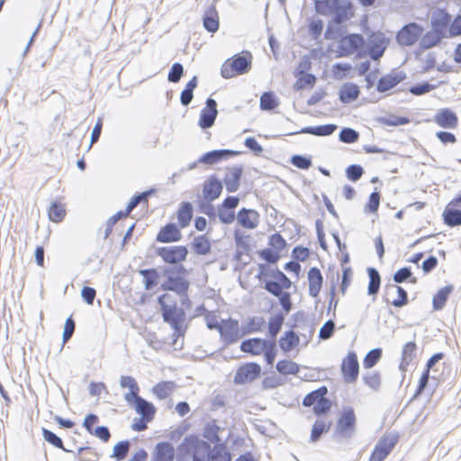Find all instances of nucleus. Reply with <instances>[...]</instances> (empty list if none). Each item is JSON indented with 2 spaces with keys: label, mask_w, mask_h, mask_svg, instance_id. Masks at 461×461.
<instances>
[{
  "label": "nucleus",
  "mask_w": 461,
  "mask_h": 461,
  "mask_svg": "<svg viewBox=\"0 0 461 461\" xmlns=\"http://www.w3.org/2000/svg\"><path fill=\"white\" fill-rule=\"evenodd\" d=\"M314 7L317 14L323 16L332 15V22L341 24L349 20L352 5L348 0H315Z\"/></svg>",
  "instance_id": "f257e3e1"
},
{
  "label": "nucleus",
  "mask_w": 461,
  "mask_h": 461,
  "mask_svg": "<svg viewBox=\"0 0 461 461\" xmlns=\"http://www.w3.org/2000/svg\"><path fill=\"white\" fill-rule=\"evenodd\" d=\"M185 274L186 269L181 264L165 268L163 275L166 280L161 285V289L175 292L179 296L186 295L190 283L185 278Z\"/></svg>",
  "instance_id": "f03ea898"
},
{
  "label": "nucleus",
  "mask_w": 461,
  "mask_h": 461,
  "mask_svg": "<svg viewBox=\"0 0 461 461\" xmlns=\"http://www.w3.org/2000/svg\"><path fill=\"white\" fill-rule=\"evenodd\" d=\"M252 55L249 51H242L228 59L221 68V75L229 79L238 75H243L251 69Z\"/></svg>",
  "instance_id": "7ed1b4c3"
},
{
  "label": "nucleus",
  "mask_w": 461,
  "mask_h": 461,
  "mask_svg": "<svg viewBox=\"0 0 461 461\" xmlns=\"http://www.w3.org/2000/svg\"><path fill=\"white\" fill-rule=\"evenodd\" d=\"M179 449L181 452L192 456L193 461H210L212 451L210 444L196 437L185 438Z\"/></svg>",
  "instance_id": "20e7f679"
},
{
  "label": "nucleus",
  "mask_w": 461,
  "mask_h": 461,
  "mask_svg": "<svg viewBox=\"0 0 461 461\" xmlns=\"http://www.w3.org/2000/svg\"><path fill=\"white\" fill-rule=\"evenodd\" d=\"M356 424L357 418L353 408L345 409L338 420L335 436L341 438H350L355 434Z\"/></svg>",
  "instance_id": "39448f33"
},
{
  "label": "nucleus",
  "mask_w": 461,
  "mask_h": 461,
  "mask_svg": "<svg viewBox=\"0 0 461 461\" xmlns=\"http://www.w3.org/2000/svg\"><path fill=\"white\" fill-rule=\"evenodd\" d=\"M398 438V435L393 433L383 436L372 451L369 461H384L396 446Z\"/></svg>",
  "instance_id": "423d86ee"
},
{
  "label": "nucleus",
  "mask_w": 461,
  "mask_h": 461,
  "mask_svg": "<svg viewBox=\"0 0 461 461\" xmlns=\"http://www.w3.org/2000/svg\"><path fill=\"white\" fill-rule=\"evenodd\" d=\"M219 333L225 346L234 344L242 338L239 321L232 318L221 320V328Z\"/></svg>",
  "instance_id": "0eeeda50"
},
{
  "label": "nucleus",
  "mask_w": 461,
  "mask_h": 461,
  "mask_svg": "<svg viewBox=\"0 0 461 461\" xmlns=\"http://www.w3.org/2000/svg\"><path fill=\"white\" fill-rule=\"evenodd\" d=\"M424 29L416 23L404 25L396 34V41L401 46H412L420 40Z\"/></svg>",
  "instance_id": "6e6552de"
},
{
  "label": "nucleus",
  "mask_w": 461,
  "mask_h": 461,
  "mask_svg": "<svg viewBox=\"0 0 461 461\" xmlns=\"http://www.w3.org/2000/svg\"><path fill=\"white\" fill-rule=\"evenodd\" d=\"M157 253L166 263L178 266L186 259L188 250L185 246H169L158 248Z\"/></svg>",
  "instance_id": "1a4fd4ad"
},
{
  "label": "nucleus",
  "mask_w": 461,
  "mask_h": 461,
  "mask_svg": "<svg viewBox=\"0 0 461 461\" xmlns=\"http://www.w3.org/2000/svg\"><path fill=\"white\" fill-rule=\"evenodd\" d=\"M341 373L346 383L352 384L357 381L359 374V364L354 351L348 352L342 360Z\"/></svg>",
  "instance_id": "9d476101"
},
{
  "label": "nucleus",
  "mask_w": 461,
  "mask_h": 461,
  "mask_svg": "<svg viewBox=\"0 0 461 461\" xmlns=\"http://www.w3.org/2000/svg\"><path fill=\"white\" fill-rule=\"evenodd\" d=\"M443 221L449 227L461 225V197L453 199L445 208L442 213Z\"/></svg>",
  "instance_id": "9b49d317"
},
{
  "label": "nucleus",
  "mask_w": 461,
  "mask_h": 461,
  "mask_svg": "<svg viewBox=\"0 0 461 461\" xmlns=\"http://www.w3.org/2000/svg\"><path fill=\"white\" fill-rule=\"evenodd\" d=\"M261 372V367L258 364L250 362L240 366L234 376V383L237 384H243L256 380Z\"/></svg>",
  "instance_id": "f8f14e48"
},
{
  "label": "nucleus",
  "mask_w": 461,
  "mask_h": 461,
  "mask_svg": "<svg viewBox=\"0 0 461 461\" xmlns=\"http://www.w3.org/2000/svg\"><path fill=\"white\" fill-rule=\"evenodd\" d=\"M364 45V38L360 34H349L343 37L338 44L340 56H348Z\"/></svg>",
  "instance_id": "ddd939ff"
},
{
  "label": "nucleus",
  "mask_w": 461,
  "mask_h": 461,
  "mask_svg": "<svg viewBox=\"0 0 461 461\" xmlns=\"http://www.w3.org/2000/svg\"><path fill=\"white\" fill-rule=\"evenodd\" d=\"M217 114V103L210 97L205 102V107L201 111L198 125L202 129L211 128L214 124Z\"/></svg>",
  "instance_id": "4468645a"
},
{
  "label": "nucleus",
  "mask_w": 461,
  "mask_h": 461,
  "mask_svg": "<svg viewBox=\"0 0 461 461\" xmlns=\"http://www.w3.org/2000/svg\"><path fill=\"white\" fill-rule=\"evenodd\" d=\"M433 122L441 128L454 130L458 125V118L449 108L439 109L433 116Z\"/></svg>",
  "instance_id": "2eb2a0df"
},
{
  "label": "nucleus",
  "mask_w": 461,
  "mask_h": 461,
  "mask_svg": "<svg viewBox=\"0 0 461 461\" xmlns=\"http://www.w3.org/2000/svg\"><path fill=\"white\" fill-rule=\"evenodd\" d=\"M243 167L241 166H233L226 169L222 184H224L226 190L229 193H234L238 191L240 188Z\"/></svg>",
  "instance_id": "dca6fc26"
},
{
  "label": "nucleus",
  "mask_w": 461,
  "mask_h": 461,
  "mask_svg": "<svg viewBox=\"0 0 461 461\" xmlns=\"http://www.w3.org/2000/svg\"><path fill=\"white\" fill-rule=\"evenodd\" d=\"M162 317L164 321L174 330V336H180L183 322L182 312L176 306L163 307Z\"/></svg>",
  "instance_id": "f3484780"
},
{
  "label": "nucleus",
  "mask_w": 461,
  "mask_h": 461,
  "mask_svg": "<svg viewBox=\"0 0 461 461\" xmlns=\"http://www.w3.org/2000/svg\"><path fill=\"white\" fill-rule=\"evenodd\" d=\"M406 78V74L402 71H392L383 76L377 82L376 89L379 93L387 92L395 87L399 83Z\"/></svg>",
  "instance_id": "a211bd4d"
},
{
  "label": "nucleus",
  "mask_w": 461,
  "mask_h": 461,
  "mask_svg": "<svg viewBox=\"0 0 461 461\" xmlns=\"http://www.w3.org/2000/svg\"><path fill=\"white\" fill-rule=\"evenodd\" d=\"M386 41L382 33L373 34L367 43V52L373 60H378L384 53Z\"/></svg>",
  "instance_id": "6ab92c4d"
},
{
  "label": "nucleus",
  "mask_w": 461,
  "mask_h": 461,
  "mask_svg": "<svg viewBox=\"0 0 461 461\" xmlns=\"http://www.w3.org/2000/svg\"><path fill=\"white\" fill-rule=\"evenodd\" d=\"M239 154L238 151L231 149H215L209 152L204 153L199 159L198 162L206 164V165H213L222 160H227L234 156Z\"/></svg>",
  "instance_id": "aec40b11"
},
{
  "label": "nucleus",
  "mask_w": 461,
  "mask_h": 461,
  "mask_svg": "<svg viewBox=\"0 0 461 461\" xmlns=\"http://www.w3.org/2000/svg\"><path fill=\"white\" fill-rule=\"evenodd\" d=\"M270 340L260 338L245 339L240 344V350L252 356H259L266 350Z\"/></svg>",
  "instance_id": "412c9836"
},
{
  "label": "nucleus",
  "mask_w": 461,
  "mask_h": 461,
  "mask_svg": "<svg viewBox=\"0 0 461 461\" xmlns=\"http://www.w3.org/2000/svg\"><path fill=\"white\" fill-rule=\"evenodd\" d=\"M129 404H133L135 411L141 417L146 420H152L156 411L154 405L147 400L140 397L139 394L130 399L127 402Z\"/></svg>",
  "instance_id": "4be33fe9"
},
{
  "label": "nucleus",
  "mask_w": 461,
  "mask_h": 461,
  "mask_svg": "<svg viewBox=\"0 0 461 461\" xmlns=\"http://www.w3.org/2000/svg\"><path fill=\"white\" fill-rule=\"evenodd\" d=\"M222 182L216 177H210L203 185V197L208 201L217 199L222 191Z\"/></svg>",
  "instance_id": "5701e85b"
},
{
  "label": "nucleus",
  "mask_w": 461,
  "mask_h": 461,
  "mask_svg": "<svg viewBox=\"0 0 461 461\" xmlns=\"http://www.w3.org/2000/svg\"><path fill=\"white\" fill-rule=\"evenodd\" d=\"M258 213L252 209L242 208L237 215L238 222L246 229H255L258 224Z\"/></svg>",
  "instance_id": "b1692460"
},
{
  "label": "nucleus",
  "mask_w": 461,
  "mask_h": 461,
  "mask_svg": "<svg viewBox=\"0 0 461 461\" xmlns=\"http://www.w3.org/2000/svg\"><path fill=\"white\" fill-rule=\"evenodd\" d=\"M182 235L175 223H167L157 235V240L159 242H175L180 240Z\"/></svg>",
  "instance_id": "393cba45"
},
{
  "label": "nucleus",
  "mask_w": 461,
  "mask_h": 461,
  "mask_svg": "<svg viewBox=\"0 0 461 461\" xmlns=\"http://www.w3.org/2000/svg\"><path fill=\"white\" fill-rule=\"evenodd\" d=\"M360 95V89L358 86L354 83H345L341 86L339 96V100L343 104H350L357 99Z\"/></svg>",
  "instance_id": "a878e982"
},
{
  "label": "nucleus",
  "mask_w": 461,
  "mask_h": 461,
  "mask_svg": "<svg viewBox=\"0 0 461 461\" xmlns=\"http://www.w3.org/2000/svg\"><path fill=\"white\" fill-rule=\"evenodd\" d=\"M309 294L317 297L322 285V275L319 268L312 267L308 272Z\"/></svg>",
  "instance_id": "bb28decb"
},
{
  "label": "nucleus",
  "mask_w": 461,
  "mask_h": 461,
  "mask_svg": "<svg viewBox=\"0 0 461 461\" xmlns=\"http://www.w3.org/2000/svg\"><path fill=\"white\" fill-rule=\"evenodd\" d=\"M175 449L169 442H159L156 445L153 455L154 461H173Z\"/></svg>",
  "instance_id": "cd10ccee"
},
{
  "label": "nucleus",
  "mask_w": 461,
  "mask_h": 461,
  "mask_svg": "<svg viewBox=\"0 0 461 461\" xmlns=\"http://www.w3.org/2000/svg\"><path fill=\"white\" fill-rule=\"evenodd\" d=\"M336 130V124L329 123L324 125L304 127L302 130L294 132L293 134L306 133L318 137H325L331 135Z\"/></svg>",
  "instance_id": "c85d7f7f"
},
{
  "label": "nucleus",
  "mask_w": 461,
  "mask_h": 461,
  "mask_svg": "<svg viewBox=\"0 0 461 461\" xmlns=\"http://www.w3.org/2000/svg\"><path fill=\"white\" fill-rule=\"evenodd\" d=\"M451 21V16L443 10H437L432 13L430 23L431 27L441 33L445 31Z\"/></svg>",
  "instance_id": "c756f323"
},
{
  "label": "nucleus",
  "mask_w": 461,
  "mask_h": 461,
  "mask_svg": "<svg viewBox=\"0 0 461 461\" xmlns=\"http://www.w3.org/2000/svg\"><path fill=\"white\" fill-rule=\"evenodd\" d=\"M265 320L261 316H253L246 320L240 327L242 337L260 331L265 326Z\"/></svg>",
  "instance_id": "7c9ffc66"
},
{
  "label": "nucleus",
  "mask_w": 461,
  "mask_h": 461,
  "mask_svg": "<svg viewBox=\"0 0 461 461\" xmlns=\"http://www.w3.org/2000/svg\"><path fill=\"white\" fill-rule=\"evenodd\" d=\"M445 37V33L432 28L431 31L427 32L424 35H421L420 40V46L421 49L428 50L437 46L442 39Z\"/></svg>",
  "instance_id": "2f4dec72"
},
{
  "label": "nucleus",
  "mask_w": 461,
  "mask_h": 461,
  "mask_svg": "<svg viewBox=\"0 0 461 461\" xmlns=\"http://www.w3.org/2000/svg\"><path fill=\"white\" fill-rule=\"evenodd\" d=\"M120 385L122 388H129L130 392L124 394V400L130 402V399L137 396L140 392V387L132 376L122 375L120 378Z\"/></svg>",
  "instance_id": "473e14b6"
},
{
  "label": "nucleus",
  "mask_w": 461,
  "mask_h": 461,
  "mask_svg": "<svg viewBox=\"0 0 461 461\" xmlns=\"http://www.w3.org/2000/svg\"><path fill=\"white\" fill-rule=\"evenodd\" d=\"M139 274L143 276L146 290H151L158 284L159 273L156 268L140 269Z\"/></svg>",
  "instance_id": "72a5a7b5"
},
{
  "label": "nucleus",
  "mask_w": 461,
  "mask_h": 461,
  "mask_svg": "<svg viewBox=\"0 0 461 461\" xmlns=\"http://www.w3.org/2000/svg\"><path fill=\"white\" fill-rule=\"evenodd\" d=\"M453 287L451 285L444 286L434 295L432 300L433 309L435 311L442 310L446 303L448 299L450 293L452 292Z\"/></svg>",
  "instance_id": "f704fd0d"
},
{
  "label": "nucleus",
  "mask_w": 461,
  "mask_h": 461,
  "mask_svg": "<svg viewBox=\"0 0 461 461\" xmlns=\"http://www.w3.org/2000/svg\"><path fill=\"white\" fill-rule=\"evenodd\" d=\"M299 343V337L294 330L285 332L279 339V346L284 352L291 351Z\"/></svg>",
  "instance_id": "c9c22d12"
},
{
  "label": "nucleus",
  "mask_w": 461,
  "mask_h": 461,
  "mask_svg": "<svg viewBox=\"0 0 461 461\" xmlns=\"http://www.w3.org/2000/svg\"><path fill=\"white\" fill-rule=\"evenodd\" d=\"M193 217V206L189 202H184L177 212V220L181 228H185Z\"/></svg>",
  "instance_id": "e433bc0d"
},
{
  "label": "nucleus",
  "mask_w": 461,
  "mask_h": 461,
  "mask_svg": "<svg viewBox=\"0 0 461 461\" xmlns=\"http://www.w3.org/2000/svg\"><path fill=\"white\" fill-rule=\"evenodd\" d=\"M417 346L414 341H411L406 343L402 351V362L400 364V368L404 369L406 366H408L416 356Z\"/></svg>",
  "instance_id": "4c0bfd02"
},
{
  "label": "nucleus",
  "mask_w": 461,
  "mask_h": 461,
  "mask_svg": "<svg viewBox=\"0 0 461 461\" xmlns=\"http://www.w3.org/2000/svg\"><path fill=\"white\" fill-rule=\"evenodd\" d=\"M367 273L369 276V284L367 287V293L369 295L377 294L380 285H381V277L379 272L374 267H368Z\"/></svg>",
  "instance_id": "58836bf2"
},
{
  "label": "nucleus",
  "mask_w": 461,
  "mask_h": 461,
  "mask_svg": "<svg viewBox=\"0 0 461 461\" xmlns=\"http://www.w3.org/2000/svg\"><path fill=\"white\" fill-rule=\"evenodd\" d=\"M192 249L198 255H207L211 251V243L205 235L195 237L192 242Z\"/></svg>",
  "instance_id": "ea45409f"
},
{
  "label": "nucleus",
  "mask_w": 461,
  "mask_h": 461,
  "mask_svg": "<svg viewBox=\"0 0 461 461\" xmlns=\"http://www.w3.org/2000/svg\"><path fill=\"white\" fill-rule=\"evenodd\" d=\"M203 27L210 32H215L219 29V19L214 7L208 10L203 16Z\"/></svg>",
  "instance_id": "a19ab883"
},
{
  "label": "nucleus",
  "mask_w": 461,
  "mask_h": 461,
  "mask_svg": "<svg viewBox=\"0 0 461 461\" xmlns=\"http://www.w3.org/2000/svg\"><path fill=\"white\" fill-rule=\"evenodd\" d=\"M210 461H231V455L224 444H216L212 448Z\"/></svg>",
  "instance_id": "79ce46f5"
},
{
  "label": "nucleus",
  "mask_w": 461,
  "mask_h": 461,
  "mask_svg": "<svg viewBox=\"0 0 461 461\" xmlns=\"http://www.w3.org/2000/svg\"><path fill=\"white\" fill-rule=\"evenodd\" d=\"M197 86V77L194 76L193 78L188 81V83L185 85V87L181 92L180 95V102L183 105H188L194 97V90Z\"/></svg>",
  "instance_id": "37998d69"
},
{
  "label": "nucleus",
  "mask_w": 461,
  "mask_h": 461,
  "mask_svg": "<svg viewBox=\"0 0 461 461\" xmlns=\"http://www.w3.org/2000/svg\"><path fill=\"white\" fill-rule=\"evenodd\" d=\"M328 393V389L326 386H321L318 388L317 390H314L311 393H309L303 399V404L305 407H313L320 400L321 398H323V396H326Z\"/></svg>",
  "instance_id": "c03bdc74"
},
{
  "label": "nucleus",
  "mask_w": 461,
  "mask_h": 461,
  "mask_svg": "<svg viewBox=\"0 0 461 461\" xmlns=\"http://www.w3.org/2000/svg\"><path fill=\"white\" fill-rule=\"evenodd\" d=\"M285 318L282 314L278 313L272 316L268 321V334L271 340L276 342L277 334L280 332Z\"/></svg>",
  "instance_id": "a18cd8bd"
},
{
  "label": "nucleus",
  "mask_w": 461,
  "mask_h": 461,
  "mask_svg": "<svg viewBox=\"0 0 461 461\" xmlns=\"http://www.w3.org/2000/svg\"><path fill=\"white\" fill-rule=\"evenodd\" d=\"M49 218L53 222H59L66 215L65 206L59 202H52L49 208Z\"/></svg>",
  "instance_id": "49530a36"
},
{
  "label": "nucleus",
  "mask_w": 461,
  "mask_h": 461,
  "mask_svg": "<svg viewBox=\"0 0 461 461\" xmlns=\"http://www.w3.org/2000/svg\"><path fill=\"white\" fill-rule=\"evenodd\" d=\"M276 370L282 375H296L300 371V366L291 360H280L277 362Z\"/></svg>",
  "instance_id": "de8ad7c7"
},
{
  "label": "nucleus",
  "mask_w": 461,
  "mask_h": 461,
  "mask_svg": "<svg viewBox=\"0 0 461 461\" xmlns=\"http://www.w3.org/2000/svg\"><path fill=\"white\" fill-rule=\"evenodd\" d=\"M331 422H326L322 420H317L312 429L311 441L316 442L320 439L324 432L329 431Z\"/></svg>",
  "instance_id": "09e8293b"
},
{
  "label": "nucleus",
  "mask_w": 461,
  "mask_h": 461,
  "mask_svg": "<svg viewBox=\"0 0 461 461\" xmlns=\"http://www.w3.org/2000/svg\"><path fill=\"white\" fill-rule=\"evenodd\" d=\"M174 387L175 384L173 382H161L153 387V393L158 398L163 400L171 394Z\"/></svg>",
  "instance_id": "8fccbe9b"
},
{
  "label": "nucleus",
  "mask_w": 461,
  "mask_h": 461,
  "mask_svg": "<svg viewBox=\"0 0 461 461\" xmlns=\"http://www.w3.org/2000/svg\"><path fill=\"white\" fill-rule=\"evenodd\" d=\"M220 430V427L214 421L209 422L204 426L203 436L212 443H218L221 440Z\"/></svg>",
  "instance_id": "3c124183"
},
{
  "label": "nucleus",
  "mask_w": 461,
  "mask_h": 461,
  "mask_svg": "<svg viewBox=\"0 0 461 461\" xmlns=\"http://www.w3.org/2000/svg\"><path fill=\"white\" fill-rule=\"evenodd\" d=\"M279 104L276 95L272 92H266L260 97V108L262 110L270 111Z\"/></svg>",
  "instance_id": "603ef678"
},
{
  "label": "nucleus",
  "mask_w": 461,
  "mask_h": 461,
  "mask_svg": "<svg viewBox=\"0 0 461 461\" xmlns=\"http://www.w3.org/2000/svg\"><path fill=\"white\" fill-rule=\"evenodd\" d=\"M131 444L128 440H122L114 445L113 448L112 457L116 458L117 460H122L126 457Z\"/></svg>",
  "instance_id": "864d4df0"
},
{
  "label": "nucleus",
  "mask_w": 461,
  "mask_h": 461,
  "mask_svg": "<svg viewBox=\"0 0 461 461\" xmlns=\"http://www.w3.org/2000/svg\"><path fill=\"white\" fill-rule=\"evenodd\" d=\"M382 357V349L380 348L370 350L365 357L363 366L365 368H372Z\"/></svg>",
  "instance_id": "5fc2aeb1"
},
{
  "label": "nucleus",
  "mask_w": 461,
  "mask_h": 461,
  "mask_svg": "<svg viewBox=\"0 0 461 461\" xmlns=\"http://www.w3.org/2000/svg\"><path fill=\"white\" fill-rule=\"evenodd\" d=\"M363 380L365 384L375 391L379 390L381 385L380 374L376 371H369L364 375Z\"/></svg>",
  "instance_id": "6e6d98bb"
},
{
  "label": "nucleus",
  "mask_w": 461,
  "mask_h": 461,
  "mask_svg": "<svg viewBox=\"0 0 461 461\" xmlns=\"http://www.w3.org/2000/svg\"><path fill=\"white\" fill-rule=\"evenodd\" d=\"M42 436L44 440L51 444L52 446L60 448L65 452L68 451L64 447L62 439L51 430L42 429Z\"/></svg>",
  "instance_id": "4d7b16f0"
},
{
  "label": "nucleus",
  "mask_w": 461,
  "mask_h": 461,
  "mask_svg": "<svg viewBox=\"0 0 461 461\" xmlns=\"http://www.w3.org/2000/svg\"><path fill=\"white\" fill-rule=\"evenodd\" d=\"M438 86V84L433 85L429 84V82H422L420 84L411 86L409 91L411 94L419 96L436 89Z\"/></svg>",
  "instance_id": "13d9d810"
},
{
  "label": "nucleus",
  "mask_w": 461,
  "mask_h": 461,
  "mask_svg": "<svg viewBox=\"0 0 461 461\" xmlns=\"http://www.w3.org/2000/svg\"><path fill=\"white\" fill-rule=\"evenodd\" d=\"M339 138L341 142L350 144L358 140L359 134L354 129L343 128L339 134Z\"/></svg>",
  "instance_id": "bf43d9fd"
},
{
  "label": "nucleus",
  "mask_w": 461,
  "mask_h": 461,
  "mask_svg": "<svg viewBox=\"0 0 461 461\" xmlns=\"http://www.w3.org/2000/svg\"><path fill=\"white\" fill-rule=\"evenodd\" d=\"M364 174V169L360 165L352 164L346 168V176L352 182L358 181Z\"/></svg>",
  "instance_id": "052dcab7"
},
{
  "label": "nucleus",
  "mask_w": 461,
  "mask_h": 461,
  "mask_svg": "<svg viewBox=\"0 0 461 461\" xmlns=\"http://www.w3.org/2000/svg\"><path fill=\"white\" fill-rule=\"evenodd\" d=\"M183 74H184L183 65L179 62H176L172 65V67L168 72L167 80L171 83H177L180 81Z\"/></svg>",
  "instance_id": "680f3d73"
},
{
  "label": "nucleus",
  "mask_w": 461,
  "mask_h": 461,
  "mask_svg": "<svg viewBox=\"0 0 461 461\" xmlns=\"http://www.w3.org/2000/svg\"><path fill=\"white\" fill-rule=\"evenodd\" d=\"M291 163L293 166L300 169H309L312 165L310 157H305L302 155H294L291 158Z\"/></svg>",
  "instance_id": "e2e57ef3"
},
{
  "label": "nucleus",
  "mask_w": 461,
  "mask_h": 461,
  "mask_svg": "<svg viewBox=\"0 0 461 461\" xmlns=\"http://www.w3.org/2000/svg\"><path fill=\"white\" fill-rule=\"evenodd\" d=\"M331 408V402L323 396L321 400L313 406V412L317 416H321L328 412Z\"/></svg>",
  "instance_id": "0e129e2a"
},
{
  "label": "nucleus",
  "mask_w": 461,
  "mask_h": 461,
  "mask_svg": "<svg viewBox=\"0 0 461 461\" xmlns=\"http://www.w3.org/2000/svg\"><path fill=\"white\" fill-rule=\"evenodd\" d=\"M335 330V322L332 320L327 321L320 329L319 337L321 339H329Z\"/></svg>",
  "instance_id": "69168bd1"
},
{
  "label": "nucleus",
  "mask_w": 461,
  "mask_h": 461,
  "mask_svg": "<svg viewBox=\"0 0 461 461\" xmlns=\"http://www.w3.org/2000/svg\"><path fill=\"white\" fill-rule=\"evenodd\" d=\"M265 359L268 365H273L276 356V345L274 340H270L266 350L263 351Z\"/></svg>",
  "instance_id": "338daca9"
},
{
  "label": "nucleus",
  "mask_w": 461,
  "mask_h": 461,
  "mask_svg": "<svg viewBox=\"0 0 461 461\" xmlns=\"http://www.w3.org/2000/svg\"><path fill=\"white\" fill-rule=\"evenodd\" d=\"M218 216L220 221L225 224L231 223L235 219L234 211L225 209L221 206L218 209Z\"/></svg>",
  "instance_id": "774afa93"
}]
</instances>
